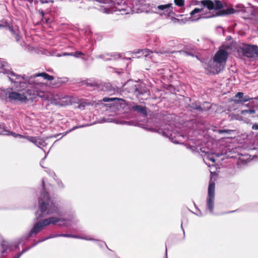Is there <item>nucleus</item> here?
<instances>
[{
  "mask_svg": "<svg viewBox=\"0 0 258 258\" xmlns=\"http://www.w3.org/2000/svg\"><path fill=\"white\" fill-rule=\"evenodd\" d=\"M7 63L0 60V73L7 74L8 75L9 80L14 83L17 90L21 91L26 86V84L32 85L31 88H29L26 92L25 96L29 99H35L37 96L43 99H47V95L46 92L42 90L44 84L36 79L38 77H42L44 80L51 81L53 77L45 73H37L30 77H25V75L21 76L17 75L13 72L6 69Z\"/></svg>",
  "mask_w": 258,
  "mask_h": 258,
  "instance_id": "f257e3e1",
  "label": "nucleus"
},
{
  "mask_svg": "<svg viewBox=\"0 0 258 258\" xmlns=\"http://www.w3.org/2000/svg\"><path fill=\"white\" fill-rule=\"evenodd\" d=\"M66 220L60 217H51L43 220L39 221L36 223L34 224L32 228L30 231L28 235L25 237H21L15 243H10L6 241L3 240L1 243L2 254H3L7 251V250L11 251L14 250L19 247V245L25 239H27L29 237L32 236L33 234H36L43 230L46 226L50 224H55L59 222V225H64L66 223H61Z\"/></svg>",
  "mask_w": 258,
  "mask_h": 258,
  "instance_id": "f03ea898",
  "label": "nucleus"
},
{
  "mask_svg": "<svg viewBox=\"0 0 258 258\" xmlns=\"http://www.w3.org/2000/svg\"><path fill=\"white\" fill-rule=\"evenodd\" d=\"M56 213L60 217L61 213L49 197L47 192L44 191L39 199V209L35 213L37 219Z\"/></svg>",
  "mask_w": 258,
  "mask_h": 258,
  "instance_id": "7ed1b4c3",
  "label": "nucleus"
},
{
  "mask_svg": "<svg viewBox=\"0 0 258 258\" xmlns=\"http://www.w3.org/2000/svg\"><path fill=\"white\" fill-rule=\"evenodd\" d=\"M127 2L131 6L133 13H139L144 12L157 13L156 12L157 10L163 11V14L165 15H169L173 13L172 4L171 3L159 5L157 7H151V8L147 9L150 6L145 4V0H127Z\"/></svg>",
  "mask_w": 258,
  "mask_h": 258,
  "instance_id": "20e7f679",
  "label": "nucleus"
},
{
  "mask_svg": "<svg viewBox=\"0 0 258 258\" xmlns=\"http://www.w3.org/2000/svg\"><path fill=\"white\" fill-rule=\"evenodd\" d=\"M104 4H110L107 6H101L100 11L106 14L112 13L117 11L121 13V14H128L133 13L131 6L127 0H96Z\"/></svg>",
  "mask_w": 258,
  "mask_h": 258,
  "instance_id": "39448f33",
  "label": "nucleus"
},
{
  "mask_svg": "<svg viewBox=\"0 0 258 258\" xmlns=\"http://www.w3.org/2000/svg\"><path fill=\"white\" fill-rule=\"evenodd\" d=\"M228 55V52L222 48H220L215 54L212 63V67L216 73H219L224 68Z\"/></svg>",
  "mask_w": 258,
  "mask_h": 258,
  "instance_id": "423d86ee",
  "label": "nucleus"
},
{
  "mask_svg": "<svg viewBox=\"0 0 258 258\" xmlns=\"http://www.w3.org/2000/svg\"><path fill=\"white\" fill-rule=\"evenodd\" d=\"M12 88L0 90V98L3 100L7 99L8 94V98L11 102L20 101L23 102L27 101V97L25 94L12 91Z\"/></svg>",
  "mask_w": 258,
  "mask_h": 258,
  "instance_id": "0eeeda50",
  "label": "nucleus"
},
{
  "mask_svg": "<svg viewBox=\"0 0 258 258\" xmlns=\"http://www.w3.org/2000/svg\"><path fill=\"white\" fill-rule=\"evenodd\" d=\"M237 51L247 57H254L258 56V46L243 43L238 47Z\"/></svg>",
  "mask_w": 258,
  "mask_h": 258,
  "instance_id": "6e6552de",
  "label": "nucleus"
},
{
  "mask_svg": "<svg viewBox=\"0 0 258 258\" xmlns=\"http://www.w3.org/2000/svg\"><path fill=\"white\" fill-rule=\"evenodd\" d=\"M215 200V183L210 182L208 187V196L207 198V209L210 213L213 212Z\"/></svg>",
  "mask_w": 258,
  "mask_h": 258,
  "instance_id": "1a4fd4ad",
  "label": "nucleus"
},
{
  "mask_svg": "<svg viewBox=\"0 0 258 258\" xmlns=\"http://www.w3.org/2000/svg\"><path fill=\"white\" fill-rule=\"evenodd\" d=\"M200 3L204 7L207 8L209 10H219L223 7L221 1L219 0H203Z\"/></svg>",
  "mask_w": 258,
  "mask_h": 258,
  "instance_id": "9d476101",
  "label": "nucleus"
},
{
  "mask_svg": "<svg viewBox=\"0 0 258 258\" xmlns=\"http://www.w3.org/2000/svg\"><path fill=\"white\" fill-rule=\"evenodd\" d=\"M139 87L140 84L131 80L127 81L124 85V88L125 90L134 94L138 91V89H139Z\"/></svg>",
  "mask_w": 258,
  "mask_h": 258,
  "instance_id": "9b49d317",
  "label": "nucleus"
},
{
  "mask_svg": "<svg viewBox=\"0 0 258 258\" xmlns=\"http://www.w3.org/2000/svg\"><path fill=\"white\" fill-rule=\"evenodd\" d=\"M158 133L162 134L163 136L169 138L173 143L176 144L179 143L178 141L174 140V138H176V134L172 131L170 130L169 128L165 129L163 131L161 129H160L158 131Z\"/></svg>",
  "mask_w": 258,
  "mask_h": 258,
  "instance_id": "f8f14e48",
  "label": "nucleus"
},
{
  "mask_svg": "<svg viewBox=\"0 0 258 258\" xmlns=\"http://www.w3.org/2000/svg\"><path fill=\"white\" fill-rule=\"evenodd\" d=\"M141 54L144 57H149L151 59H153L155 56H159V54L158 52H153L152 51H150L148 49H142L138 50V51H135L134 52V54Z\"/></svg>",
  "mask_w": 258,
  "mask_h": 258,
  "instance_id": "ddd939ff",
  "label": "nucleus"
},
{
  "mask_svg": "<svg viewBox=\"0 0 258 258\" xmlns=\"http://www.w3.org/2000/svg\"><path fill=\"white\" fill-rule=\"evenodd\" d=\"M203 9H199V8H195L193 11H192L190 14L192 17V21H197L199 19H200L201 18H210L211 16H201L200 15H198V17H197L196 16V14H198L199 13H201L202 11H203Z\"/></svg>",
  "mask_w": 258,
  "mask_h": 258,
  "instance_id": "4468645a",
  "label": "nucleus"
},
{
  "mask_svg": "<svg viewBox=\"0 0 258 258\" xmlns=\"http://www.w3.org/2000/svg\"><path fill=\"white\" fill-rule=\"evenodd\" d=\"M246 9L242 5H238L234 8H231L228 10V14H234L238 12H246Z\"/></svg>",
  "mask_w": 258,
  "mask_h": 258,
  "instance_id": "2eb2a0df",
  "label": "nucleus"
},
{
  "mask_svg": "<svg viewBox=\"0 0 258 258\" xmlns=\"http://www.w3.org/2000/svg\"><path fill=\"white\" fill-rule=\"evenodd\" d=\"M110 57H113L114 59H116L117 58L119 57H120V55L119 54H116V53H111V54H110V53H105V54H102L99 55L96 57L97 58H101V59H103L104 60H108L111 59Z\"/></svg>",
  "mask_w": 258,
  "mask_h": 258,
  "instance_id": "dca6fc26",
  "label": "nucleus"
},
{
  "mask_svg": "<svg viewBox=\"0 0 258 258\" xmlns=\"http://www.w3.org/2000/svg\"><path fill=\"white\" fill-rule=\"evenodd\" d=\"M219 157L220 155L219 154H216L215 153L212 154H206L204 156L203 159L205 161V163L209 166H211V165H209L207 162V161H210L212 162L213 163L215 162V157Z\"/></svg>",
  "mask_w": 258,
  "mask_h": 258,
  "instance_id": "f3484780",
  "label": "nucleus"
},
{
  "mask_svg": "<svg viewBox=\"0 0 258 258\" xmlns=\"http://www.w3.org/2000/svg\"><path fill=\"white\" fill-rule=\"evenodd\" d=\"M132 109L134 111L141 113V114L144 115H147V111L146 107L142 105H135L134 106H133Z\"/></svg>",
  "mask_w": 258,
  "mask_h": 258,
  "instance_id": "a211bd4d",
  "label": "nucleus"
},
{
  "mask_svg": "<svg viewBox=\"0 0 258 258\" xmlns=\"http://www.w3.org/2000/svg\"><path fill=\"white\" fill-rule=\"evenodd\" d=\"M47 139V138L41 139L37 137L36 139L37 143H35V145L38 147H40V146L45 147L47 145L45 142Z\"/></svg>",
  "mask_w": 258,
  "mask_h": 258,
  "instance_id": "6ab92c4d",
  "label": "nucleus"
},
{
  "mask_svg": "<svg viewBox=\"0 0 258 258\" xmlns=\"http://www.w3.org/2000/svg\"><path fill=\"white\" fill-rule=\"evenodd\" d=\"M147 89L141 85L140 84L139 89H138V91L136 92L135 95L137 96H139L140 95H143L147 92Z\"/></svg>",
  "mask_w": 258,
  "mask_h": 258,
  "instance_id": "aec40b11",
  "label": "nucleus"
},
{
  "mask_svg": "<svg viewBox=\"0 0 258 258\" xmlns=\"http://www.w3.org/2000/svg\"><path fill=\"white\" fill-rule=\"evenodd\" d=\"M243 93L241 92H238L235 95L232 100L236 104L242 103V102H237V101L242 100Z\"/></svg>",
  "mask_w": 258,
  "mask_h": 258,
  "instance_id": "412c9836",
  "label": "nucleus"
},
{
  "mask_svg": "<svg viewBox=\"0 0 258 258\" xmlns=\"http://www.w3.org/2000/svg\"><path fill=\"white\" fill-rule=\"evenodd\" d=\"M188 149H190L192 152H204L205 151H202V149L197 145H189L187 147Z\"/></svg>",
  "mask_w": 258,
  "mask_h": 258,
  "instance_id": "4be33fe9",
  "label": "nucleus"
},
{
  "mask_svg": "<svg viewBox=\"0 0 258 258\" xmlns=\"http://www.w3.org/2000/svg\"><path fill=\"white\" fill-rule=\"evenodd\" d=\"M37 137H35L25 136V139H27L29 142L33 143L35 145V143H37Z\"/></svg>",
  "mask_w": 258,
  "mask_h": 258,
  "instance_id": "5701e85b",
  "label": "nucleus"
},
{
  "mask_svg": "<svg viewBox=\"0 0 258 258\" xmlns=\"http://www.w3.org/2000/svg\"><path fill=\"white\" fill-rule=\"evenodd\" d=\"M72 238H78V239H85L86 240H94L93 238H89L88 237H81L77 235H72Z\"/></svg>",
  "mask_w": 258,
  "mask_h": 258,
  "instance_id": "b1692460",
  "label": "nucleus"
},
{
  "mask_svg": "<svg viewBox=\"0 0 258 258\" xmlns=\"http://www.w3.org/2000/svg\"><path fill=\"white\" fill-rule=\"evenodd\" d=\"M255 113V111L254 109H246L242 110L241 112V114L242 115H245L246 113L248 114H254Z\"/></svg>",
  "mask_w": 258,
  "mask_h": 258,
  "instance_id": "393cba45",
  "label": "nucleus"
},
{
  "mask_svg": "<svg viewBox=\"0 0 258 258\" xmlns=\"http://www.w3.org/2000/svg\"><path fill=\"white\" fill-rule=\"evenodd\" d=\"M83 53L82 52H81L80 51H77L75 53L72 52L71 53H64L63 54V55H73L76 57H79L80 55H83Z\"/></svg>",
  "mask_w": 258,
  "mask_h": 258,
  "instance_id": "a878e982",
  "label": "nucleus"
},
{
  "mask_svg": "<svg viewBox=\"0 0 258 258\" xmlns=\"http://www.w3.org/2000/svg\"><path fill=\"white\" fill-rule=\"evenodd\" d=\"M175 4L178 7H182L184 5V0H174Z\"/></svg>",
  "mask_w": 258,
  "mask_h": 258,
  "instance_id": "bb28decb",
  "label": "nucleus"
},
{
  "mask_svg": "<svg viewBox=\"0 0 258 258\" xmlns=\"http://www.w3.org/2000/svg\"><path fill=\"white\" fill-rule=\"evenodd\" d=\"M56 237H59V234H55V235H50L49 236H48L45 238L42 239V240L39 241L37 243L44 241L48 239L51 238H54Z\"/></svg>",
  "mask_w": 258,
  "mask_h": 258,
  "instance_id": "cd10ccee",
  "label": "nucleus"
},
{
  "mask_svg": "<svg viewBox=\"0 0 258 258\" xmlns=\"http://www.w3.org/2000/svg\"><path fill=\"white\" fill-rule=\"evenodd\" d=\"M30 249V248H28L25 249H23L21 252H19L17 253L14 258H20V256L25 252H26L27 250H28Z\"/></svg>",
  "mask_w": 258,
  "mask_h": 258,
  "instance_id": "c85d7f7f",
  "label": "nucleus"
},
{
  "mask_svg": "<svg viewBox=\"0 0 258 258\" xmlns=\"http://www.w3.org/2000/svg\"><path fill=\"white\" fill-rule=\"evenodd\" d=\"M252 98H250L248 96H244V94L243 95V98L242 100L237 101V102H247L250 100H251Z\"/></svg>",
  "mask_w": 258,
  "mask_h": 258,
  "instance_id": "c756f323",
  "label": "nucleus"
},
{
  "mask_svg": "<svg viewBox=\"0 0 258 258\" xmlns=\"http://www.w3.org/2000/svg\"><path fill=\"white\" fill-rule=\"evenodd\" d=\"M118 99L117 98H108V97H104L102 99V101L104 102H109V101H113L115 100Z\"/></svg>",
  "mask_w": 258,
  "mask_h": 258,
  "instance_id": "7c9ffc66",
  "label": "nucleus"
},
{
  "mask_svg": "<svg viewBox=\"0 0 258 258\" xmlns=\"http://www.w3.org/2000/svg\"><path fill=\"white\" fill-rule=\"evenodd\" d=\"M11 135H12L13 137H14L15 138L19 137L20 138H24V139H25V136L21 135L20 134H16V133H13V132H11Z\"/></svg>",
  "mask_w": 258,
  "mask_h": 258,
  "instance_id": "2f4dec72",
  "label": "nucleus"
},
{
  "mask_svg": "<svg viewBox=\"0 0 258 258\" xmlns=\"http://www.w3.org/2000/svg\"><path fill=\"white\" fill-rule=\"evenodd\" d=\"M231 131H232L228 130H219L218 132L219 134L227 133L228 134H230V132Z\"/></svg>",
  "mask_w": 258,
  "mask_h": 258,
  "instance_id": "473e14b6",
  "label": "nucleus"
},
{
  "mask_svg": "<svg viewBox=\"0 0 258 258\" xmlns=\"http://www.w3.org/2000/svg\"><path fill=\"white\" fill-rule=\"evenodd\" d=\"M94 240H93V241H96L97 242V244H98V245L100 246H103L104 245H106V244L105 243H104V242L103 241H98V240H97L95 239H93Z\"/></svg>",
  "mask_w": 258,
  "mask_h": 258,
  "instance_id": "72a5a7b5",
  "label": "nucleus"
},
{
  "mask_svg": "<svg viewBox=\"0 0 258 258\" xmlns=\"http://www.w3.org/2000/svg\"><path fill=\"white\" fill-rule=\"evenodd\" d=\"M42 4L53 3L52 0H40Z\"/></svg>",
  "mask_w": 258,
  "mask_h": 258,
  "instance_id": "f704fd0d",
  "label": "nucleus"
},
{
  "mask_svg": "<svg viewBox=\"0 0 258 258\" xmlns=\"http://www.w3.org/2000/svg\"><path fill=\"white\" fill-rule=\"evenodd\" d=\"M72 234H59V236L72 238Z\"/></svg>",
  "mask_w": 258,
  "mask_h": 258,
  "instance_id": "c9c22d12",
  "label": "nucleus"
},
{
  "mask_svg": "<svg viewBox=\"0 0 258 258\" xmlns=\"http://www.w3.org/2000/svg\"><path fill=\"white\" fill-rule=\"evenodd\" d=\"M252 130H258V123H255L252 126Z\"/></svg>",
  "mask_w": 258,
  "mask_h": 258,
  "instance_id": "e433bc0d",
  "label": "nucleus"
},
{
  "mask_svg": "<svg viewBox=\"0 0 258 258\" xmlns=\"http://www.w3.org/2000/svg\"><path fill=\"white\" fill-rule=\"evenodd\" d=\"M87 125H88V124H87V125H80V126H74V127L72 128V130H75V129H76V128H79V127H84V126H87Z\"/></svg>",
  "mask_w": 258,
  "mask_h": 258,
  "instance_id": "4c0bfd02",
  "label": "nucleus"
},
{
  "mask_svg": "<svg viewBox=\"0 0 258 258\" xmlns=\"http://www.w3.org/2000/svg\"><path fill=\"white\" fill-rule=\"evenodd\" d=\"M117 123H120V124H130L129 122L128 121H122V122H116Z\"/></svg>",
  "mask_w": 258,
  "mask_h": 258,
  "instance_id": "58836bf2",
  "label": "nucleus"
},
{
  "mask_svg": "<svg viewBox=\"0 0 258 258\" xmlns=\"http://www.w3.org/2000/svg\"><path fill=\"white\" fill-rule=\"evenodd\" d=\"M192 107L195 109H197V110H199V109H201V107H200V106L199 105H197L196 106H192Z\"/></svg>",
  "mask_w": 258,
  "mask_h": 258,
  "instance_id": "ea45409f",
  "label": "nucleus"
},
{
  "mask_svg": "<svg viewBox=\"0 0 258 258\" xmlns=\"http://www.w3.org/2000/svg\"><path fill=\"white\" fill-rule=\"evenodd\" d=\"M254 13H258V7H256L254 8Z\"/></svg>",
  "mask_w": 258,
  "mask_h": 258,
  "instance_id": "a19ab883",
  "label": "nucleus"
},
{
  "mask_svg": "<svg viewBox=\"0 0 258 258\" xmlns=\"http://www.w3.org/2000/svg\"><path fill=\"white\" fill-rule=\"evenodd\" d=\"M149 130L151 131L152 132H155L156 131L154 129L150 128Z\"/></svg>",
  "mask_w": 258,
  "mask_h": 258,
  "instance_id": "79ce46f5",
  "label": "nucleus"
},
{
  "mask_svg": "<svg viewBox=\"0 0 258 258\" xmlns=\"http://www.w3.org/2000/svg\"><path fill=\"white\" fill-rule=\"evenodd\" d=\"M107 91L110 93H112V91L111 90H107Z\"/></svg>",
  "mask_w": 258,
  "mask_h": 258,
  "instance_id": "37998d69",
  "label": "nucleus"
},
{
  "mask_svg": "<svg viewBox=\"0 0 258 258\" xmlns=\"http://www.w3.org/2000/svg\"><path fill=\"white\" fill-rule=\"evenodd\" d=\"M58 183L59 184H62V182H61V181H58ZM62 185L63 186V185Z\"/></svg>",
  "mask_w": 258,
  "mask_h": 258,
  "instance_id": "c03bdc74",
  "label": "nucleus"
},
{
  "mask_svg": "<svg viewBox=\"0 0 258 258\" xmlns=\"http://www.w3.org/2000/svg\"><path fill=\"white\" fill-rule=\"evenodd\" d=\"M42 184L44 187V180H42Z\"/></svg>",
  "mask_w": 258,
  "mask_h": 258,
  "instance_id": "a18cd8bd",
  "label": "nucleus"
},
{
  "mask_svg": "<svg viewBox=\"0 0 258 258\" xmlns=\"http://www.w3.org/2000/svg\"><path fill=\"white\" fill-rule=\"evenodd\" d=\"M253 99L256 100H258V96L255 98H254Z\"/></svg>",
  "mask_w": 258,
  "mask_h": 258,
  "instance_id": "49530a36",
  "label": "nucleus"
},
{
  "mask_svg": "<svg viewBox=\"0 0 258 258\" xmlns=\"http://www.w3.org/2000/svg\"><path fill=\"white\" fill-rule=\"evenodd\" d=\"M18 37H19V36L18 35H17L16 37V38L17 40H18Z\"/></svg>",
  "mask_w": 258,
  "mask_h": 258,
  "instance_id": "de8ad7c7",
  "label": "nucleus"
},
{
  "mask_svg": "<svg viewBox=\"0 0 258 258\" xmlns=\"http://www.w3.org/2000/svg\"><path fill=\"white\" fill-rule=\"evenodd\" d=\"M51 173H52V175H53L55 176V173L54 172H52Z\"/></svg>",
  "mask_w": 258,
  "mask_h": 258,
  "instance_id": "09e8293b",
  "label": "nucleus"
},
{
  "mask_svg": "<svg viewBox=\"0 0 258 258\" xmlns=\"http://www.w3.org/2000/svg\"><path fill=\"white\" fill-rule=\"evenodd\" d=\"M41 13H42V15H43V12H41Z\"/></svg>",
  "mask_w": 258,
  "mask_h": 258,
  "instance_id": "8fccbe9b",
  "label": "nucleus"
},
{
  "mask_svg": "<svg viewBox=\"0 0 258 258\" xmlns=\"http://www.w3.org/2000/svg\"><path fill=\"white\" fill-rule=\"evenodd\" d=\"M79 108H81V105H79Z\"/></svg>",
  "mask_w": 258,
  "mask_h": 258,
  "instance_id": "3c124183",
  "label": "nucleus"
},
{
  "mask_svg": "<svg viewBox=\"0 0 258 258\" xmlns=\"http://www.w3.org/2000/svg\"><path fill=\"white\" fill-rule=\"evenodd\" d=\"M36 244H37V243H35V244H34L33 245V246H34V245H36Z\"/></svg>",
  "mask_w": 258,
  "mask_h": 258,
  "instance_id": "603ef678",
  "label": "nucleus"
},
{
  "mask_svg": "<svg viewBox=\"0 0 258 258\" xmlns=\"http://www.w3.org/2000/svg\"><path fill=\"white\" fill-rule=\"evenodd\" d=\"M107 121H109V122H111L112 121H111V120H110V121H109V120H107Z\"/></svg>",
  "mask_w": 258,
  "mask_h": 258,
  "instance_id": "864d4df0",
  "label": "nucleus"
}]
</instances>
